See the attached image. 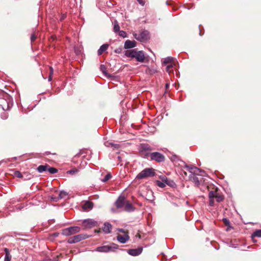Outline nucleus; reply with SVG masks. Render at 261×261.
<instances>
[{
    "mask_svg": "<svg viewBox=\"0 0 261 261\" xmlns=\"http://www.w3.org/2000/svg\"><path fill=\"white\" fill-rule=\"evenodd\" d=\"M113 30L115 33L119 32L120 31V27L117 20H115L114 21Z\"/></svg>",
    "mask_w": 261,
    "mask_h": 261,
    "instance_id": "cd10ccee",
    "label": "nucleus"
},
{
    "mask_svg": "<svg viewBox=\"0 0 261 261\" xmlns=\"http://www.w3.org/2000/svg\"><path fill=\"white\" fill-rule=\"evenodd\" d=\"M105 145L107 146H109V145H111V146H113L116 148H118L119 146L118 144H114L113 143H105Z\"/></svg>",
    "mask_w": 261,
    "mask_h": 261,
    "instance_id": "ea45409f",
    "label": "nucleus"
},
{
    "mask_svg": "<svg viewBox=\"0 0 261 261\" xmlns=\"http://www.w3.org/2000/svg\"><path fill=\"white\" fill-rule=\"evenodd\" d=\"M37 38V36H36V35L34 33V34H32L31 36V42H34L36 39Z\"/></svg>",
    "mask_w": 261,
    "mask_h": 261,
    "instance_id": "79ce46f5",
    "label": "nucleus"
},
{
    "mask_svg": "<svg viewBox=\"0 0 261 261\" xmlns=\"http://www.w3.org/2000/svg\"><path fill=\"white\" fill-rule=\"evenodd\" d=\"M160 179L162 180V181L164 182L166 184L168 185H170L169 183V180L168 179V178L165 176V175H162L160 177Z\"/></svg>",
    "mask_w": 261,
    "mask_h": 261,
    "instance_id": "c85d7f7f",
    "label": "nucleus"
},
{
    "mask_svg": "<svg viewBox=\"0 0 261 261\" xmlns=\"http://www.w3.org/2000/svg\"><path fill=\"white\" fill-rule=\"evenodd\" d=\"M88 238V236L86 234H79L69 238L67 241V242L69 244H73L77 243Z\"/></svg>",
    "mask_w": 261,
    "mask_h": 261,
    "instance_id": "39448f33",
    "label": "nucleus"
},
{
    "mask_svg": "<svg viewBox=\"0 0 261 261\" xmlns=\"http://www.w3.org/2000/svg\"><path fill=\"white\" fill-rule=\"evenodd\" d=\"M119 231L120 232H124L123 229H122V228H121V229H119Z\"/></svg>",
    "mask_w": 261,
    "mask_h": 261,
    "instance_id": "4d7b16f0",
    "label": "nucleus"
},
{
    "mask_svg": "<svg viewBox=\"0 0 261 261\" xmlns=\"http://www.w3.org/2000/svg\"><path fill=\"white\" fill-rule=\"evenodd\" d=\"M129 239V237L128 234H124V235H121L118 234L117 236V240L118 241H119L120 243L124 244Z\"/></svg>",
    "mask_w": 261,
    "mask_h": 261,
    "instance_id": "2eb2a0df",
    "label": "nucleus"
},
{
    "mask_svg": "<svg viewBox=\"0 0 261 261\" xmlns=\"http://www.w3.org/2000/svg\"><path fill=\"white\" fill-rule=\"evenodd\" d=\"M47 171H48L50 174H55L58 172V170L54 167H48Z\"/></svg>",
    "mask_w": 261,
    "mask_h": 261,
    "instance_id": "473e14b6",
    "label": "nucleus"
},
{
    "mask_svg": "<svg viewBox=\"0 0 261 261\" xmlns=\"http://www.w3.org/2000/svg\"><path fill=\"white\" fill-rule=\"evenodd\" d=\"M49 166L47 164L44 165H40L37 167V171L39 173H42L44 171H47L48 167Z\"/></svg>",
    "mask_w": 261,
    "mask_h": 261,
    "instance_id": "5701e85b",
    "label": "nucleus"
},
{
    "mask_svg": "<svg viewBox=\"0 0 261 261\" xmlns=\"http://www.w3.org/2000/svg\"><path fill=\"white\" fill-rule=\"evenodd\" d=\"M93 207V203L89 201H86L83 205L82 207L85 210H90Z\"/></svg>",
    "mask_w": 261,
    "mask_h": 261,
    "instance_id": "a211bd4d",
    "label": "nucleus"
},
{
    "mask_svg": "<svg viewBox=\"0 0 261 261\" xmlns=\"http://www.w3.org/2000/svg\"><path fill=\"white\" fill-rule=\"evenodd\" d=\"M174 58L171 57H167L164 59L163 63L165 64L172 63L174 60Z\"/></svg>",
    "mask_w": 261,
    "mask_h": 261,
    "instance_id": "bb28decb",
    "label": "nucleus"
},
{
    "mask_svg": "<svg viewBox=\"0 0 261 261\" xmlns=\"http://www.w3.org/2000/svg\"><path fill=\"white\" fill-rule=\"evenodd\" d=\"M181 174H182V175H185V176H187V172H186V171H182V173H181Z\"/></svg>",
    "mask_w": 261,
    "mask_h": 261,
    "instance_id": "864d4df0",
    "label": "nucleus"
},
{
    "mask_svg": "<svg viewBox=\"0 0 261 261\" xmlns=\"http://www.w3.org/2000/svg\"><path fill=\"white\" fill-rule=\"evenodd\" d=\"M156 185L160 188H163L166 186V184L160 180H156Z\"/></svg>",
    "mask_w": 261,
    "mask_h": 261,
    "instance_id": "f704fd0d",
    "label": "nucleus"
},
{
    "mask_svg": "<svg viewBox=\"0 0 261 261\" xmlns=\"http://www.w3.org/2000/svg\"><path fill=\"white\" fill-rule=\"evenodd\" d=\"M75 53H76L77 55H78V54H79V51H76V50H75Z\"/></svg>",
    "mask_w": 261,
    "mask_h": 261,
    "instance_id": "13d9d810",
    "label": "nucleus"
},
{
    "mask_svg": "<svg viewBox=\"0 0 261 261\" xmlns=\"http://www.w3.org/2000/svg\"><path fill=\"white\" fill-rule=\"evenodd\" d=\"M17 209L21 210L22 208H23V206L22 205V204H19L16 206Z\"/></svg>",
    "mask_w": 261,
    "mask_h": 261,
    "instance_id": "8fccbe9b",
    "label": "nucleus"
},
{
    "mask_svg": "<svg viewBox=\"0 0 261 261\" xmlns=\"http://www.w3.org/2000/svg\"><path fill=\"white\" fill-rule=\"evenodd\" d=\"M137 50L136 49L126 50L124 51V55L129 58H135Z\"/></svg>",
    "mask_w": 261,
    "mask_h": 261,
    "instance_id": "dca6fc26",
    "label": "nucleus"
},
{
    "mask_svg": "<svg viewBox=\"0 0 261 261\" xmlns=\"http://www.w3.org/2000/svg\"><path fill=\"white\" fill-rule=\"evenodd\" d=\"M143 250L142 247H139L137 249H130L127 250V253L132 256H137L140 254Z\"/></svg>",
    "mask_w": 261,
    "mask_h": 261,
    "instance_id": "9b49d317",
    "label": "nucleus"
},
{
    "mask_svg": "<svg viewBox=\"0 0 261 261\" xmlns=\"http://www.w3.org/2000/svg\"><path fill=\"white\" fill-rule=\"evenodd\" d=\"M49 75H48V81L51 82L52 81V75L54 72V69L52 67H49Z\"/></svg>",
    "mask_w": 261,
    "mask_h": 261,
    "instance_id": "72a5a7b5",
    "label": "nucleus"
},
{
    "mask_svg": "<svg viewBox=\"0 0 261 261\" xmlns=\"http://www.w3.org/2000/svg\"><path fill=\"white\" fill-rule=\"evenodd\" d=\"M137 43L135 40L131 41L127 40L125 41L124 45V48L125 49H130L136 46Z\"/></svg>",
    "mask_w": 261,
    "mask_h": 261,
    "instance_id": "ddd939ff",
    "label": "nucleus"
},
{
    "mask_svg": "<svg viewBox=\"0 0 261 261\" xmlns=\"http://www.w3.org/2000/svg\"><path fill=\"white\" fill-rule=\"evenodd\" d=\"M173 66L172 64L168 65L166 67V71L168 73L169 75L170 76H171V74H172L173 76L174 77L175 75H174V71L173 70Z\"/></svg>",
    "mask_w": 261,
    "mask_h": 261,
    "instance_id": "4be33fe9",
    "label": "nucleus"
},
{
    "mask_svg": "<svg viewBox=\"0 0 261 261\" xmlns=\"http://www.w3.org/2000/svg\"><path fill=\"white\" fill-rule=\"evenodd\" d=\"M56 261H58V260H56Z\"/></svg>",
    "mask_w": 261,
    "mask_h": 261,
    "instance_id": "680f3d73",
    "label": "nucleus"
},
{
    "mask_svg": "<svg viewBox=\"0 0 261 261\" xmlns=\"http://www.w3.org/2000/svg\"><path fill=\"white\" fill-rule=\"evenodd\" d=\"M81 227L79 226H71L62 230V234L66 236H69L80 232Z\"/></svg>",
    "mask_w": 261,
    "mask_h": 261,
    "instance_id": "20e7f679",
    "label": "nucleus"
},
{
    "mask_svg": "<svg viewBox=\"0 0 261 261\" xmlns=\"http://www.w3.org/2000/svg\"><path fill=\"white\" fill-rule=\"evenodd\" d=\"M152 150V148L149 144L145 143L141 144L139 147L140 155L143 158L150 157L151 151Z\"/></svg>",
    "mask_w": 261,
    "mask_h": 261,
    "instance_id": "f257e3e1",
    "label": "nucleus"
},
{
    "mask_svg": "<svg viewBox=\"0 0 261 261\" xmlns=\"http://www.w3.org/2000/svg\"><path fill=\"white\" fill-rule=\"evenodd\" d=\"M175 76L177 78H178L179 77V75H178V74L177 71H175Z\"/></svg>",
    "mask_w": 261,
    "mask_h": 261,
    "instance_id": "6e6d98bb",
    "label": "nucleus"
},
{
    "mask_svg": "<svg viewBox=\"0 0 261 261\" xmlns=\"http://www.w3.org/2000/svg\"><path fill=\"white\" fill-rule=\"evenodd\" d=\"M135 210V208L133 207L132 204L129 202H127L125 203L124 210L127 212H133Z\"/></svg>",
    "mask_w": 261,
    "mask_h": 261,
    "instance_id": "412c9836",
    "label": "nucleus"
},
{
    "mask_svg": "<svg viewBox=\"0 0 261 261\" xmlns=\"http://www.w3.org/2000/svg\"><path fill=\"white\" fill-rule=\"evenodd\" d=\"M170 186H173L175 185V182L173 180H169Z\"/></svg>",
    "mask_w": 261,
    "mask_h": 261,
    "instance_id": "3c124183",
    "label": "nucleus"
},
{
    "mask_svg": "<svg viewBox=\"0 0 261 261\" xmlns=\"http://www.w3.org/2000/svg\"><path fill=\"white\" fill-rule=\"evenodd\" d=\"M146 199L150 202H153L154 200V197L153 195V192L152 191L147 192Z\"/></svg>",
    "mask_w": 261,
    "mask_h": 261,
    "instance_id": "a878e982",
    "label": "nucleus"
},
{
    "mask_svg": "<svg viewBox=\"0 0 261 261\" xmlns=\"http://www.w3.org/2000/svg\"><path fill=\"white\" fill-rule=\"evenodd\" d=\"M209 205L211 206H213L214 205V198L210 199Z\"/></svg>",
    "mask_w": 261,
    "mask_h": 261,
    "instance_id": "37998d69",
    "label": "nucleus"
},
{
    "mask_svg": "<svg viewBox=\"0 0 261 261\" xmlns=\"http://www.w3.org/2000/svg\"><path fill=\"white\" fill-rule=\"evenodd\" d=\"M17 209L21 210L22 208H23V206L22 205V204H19L16 206Z\"/></svg>",
    "mask_w": 261,
    "mask_h": 261,
    "instance_id": "09e8293b",
    "label": "nucleus"
},
{
    "mask_svg": "<svg viewBox=\"0 0 261 261\" xmlns=\"http://www.w3.org/2000/svg\"><path fill=\"white\" fill-rule=\"evenodd\" d=\"M118 245L112 243L110 245H105L99 246L96 248V251L100 252H108L110 251H114L116 249H118Z\"/></svg>",
    "mask_w": 261,
    "mask_h": 261,
    "instance_id": "7ed1b4c3",
    "label": "nucleus"
},
{
    "mask_svg": "<svg viewBox=\"0 0 261 261\" xmlns=\"http://www.w3.org/2000/svg\"><path fill=\"white\" fill-rule=\"evenodd\" d=\"M112 229V225L109 222H105L103 224L102 230L105 233H110Z\"/></svg>",
    "mask_w": 261,
    "mask_h": 261,
    "instance_id": "f3484780",
    "label": "nucleus"
},
{
    "mask_svg": "<svg viewBox=\"0 0 261 261\" xmlns=\"http://www.w3.org/2000/svg\"><path fill=\"white\" fill-rule=\"evenodd\" d=\"M150 38V33L147 30H144L139 34V41L145 42Z\"/></svg>",
    "mask_w": 261,
    "mask_h": 261,
    "instance_id": "1a4fd4ad",
    "label": "nucleus"
},
{
    "mask_svg": "<svg viewBox=\"0 0 261 261\" xmlns=\"http://www.w3.org/2000/svg\"><path fill=\"white\" fill-rule=\"evenodd\" d=\"M150 159L152 161H155L157 162H163L165 161V156L160 152H154L150 154Z\"/></svg>",
    "mask_w": 261,
    "mask_h": 261,
    "instance_id": "0eeeda50",
    "label": "nucleus"
},
{
    "mask_svg": "<svg viewBox=\"0 0 261 261\" xmlns=\"http://www.w3.org/2000/svg\"><path fill=\"white\" fill-rule=\"evenodd\" d=\"M66 17V14H62L61 17H60V20L61 21H63V20H64Z\"/></svg>",
    "mask_w": 261,
    "mask_h": 261,
    "instance_id": "c03bdc74",
    "label": "nucleus"
},
{
    "mask_svg": "<svg viewBox=\"0 0 261 261\" xmlns=\"http://www.w3.org/2000/svg\"><path fill=\"white\" fill-rule=\"evenodd\" d=\"M125 198L124 196H120L115 202V205L118 208L122 207L125 203Z\"/></svg>",
    "mask_w": 261,
    "mask_h": 261,
    "instance_id": "f8f14e48",
    "label": "nucleus"
},
{
    "mask_svg": "<svg viewBox=\"0 0 261 261\" xmlns=\"http://www.w3.org/2000/svg\"><path fill=\"white\" fill-rule=\"evenodd\" d=\"M222 221L226 226L230 225V222L227 218H223Z\"/></svg>",
    "mask_w": 261,
    "mask_h": 261,
    "instance_id": "a19ab883",
    "label": "nucleus"
},
{
    "mask_svg": "<svg viewBox=\"0 0 261 261\" xmlns=\"http://www.w3.org/2000/svg\"><path fill=\"white\" fill-rule=\"evenodd\" d=\"M254 237L261 238V229H257L252 234L251 238L254 242H256L254 239Z\"/></svg>",
    "mask_w": 261,
    "mask_h": 261,
    "instance_id": "b1692460",
    "label": "nucleus"
},
{
    "mask_svg": "<svg viewBox=\"0 0 261 261\" xmlns=\"http://www.w3.org/2000/svg\"><path fill=\"white\" fill-rule=\"evenodd\" d=\"M183 164L185 165L184 168H185L187 170H188L190 174H198L201 172H204L202 171L199 168L194 166H188L185 164V162H183Z\"/></svg>",
    "mask_w": 261,
    "mask_h": 261,
    "instance_id": "6e6552de",
    "label": "nucleus"
},
{
    "mask_svg": "<svg viewBox=\"0 0 261 261\" xmlns=\"http://www.w3.org/2000/svg\"><path fill=\"white\" fill-rule=\"evenodd\" d=\"M135 59L138 62H143L145 60V56L143 51H137Z\"/></svg>",
    "mask_w": 261,
    "mask_h": 261,
    "instance_id": "4468645a",
    "label": "nucleus"
},
{
    "mask_svg": "<svg viewBox=\"0 0 261 261\" xmlns=\"http://www.w3.org/2000/svg\"><path fill=\"white\" fill-rule=\"evenodd\" d=\"M155 175L154 170L152 168H147L143 170L136 176L138 179L153 177Z\"/></svg>",
    "mask_w": 261,
    "mask_h": 261,
    "instance_id": "f03ea898",
    "label": "nucleus"
},
{
    "mask_svg": "<svg viewBox=\"0 0 261 261\" xmlns=\"http://www.w3.org/2000/svg\"><path fill=\"white\" fill-rule=\"evenodd\" d=\"M0 108H2L4 110V108L2 107V105L1 104H0Z\"/></svg>",
    "mask_w": 261,
    "mask_h": 261,
    "instance_id": "bf43d9fd",
    "label": "nucleus"
},
{
    "mask_svg": "<svg viewBox=\"0 0 261 261\" xmlns=\"http://www.w3.org/2000/svg\"><path fill=\"white\" fill-rule=\"evenodd\" d=\"M67 195V193L64 191H61L58 197H51V199H53L54 201H57L59 199L64 198Z\"/></svg>",
    "mask_w": 261,
    "mask_h": 261,
    "instance_id": "393cba45",
    "label": "nucleus"
},
{
    "mask_svg": "<svg viewBox=\"0 0 261 261\" xmlns=\"http://www.w3.org/2000/svg\"><path fill=\"white\" fill-rule=\"evenodd\" d=\"M111 177H112V175H111V173H108V174H107L105 175L104 178L102 179H101V181L102 182H106L108 180H109L110 178H111Z\"/></svg>",
    "mask_w": 261,
    "mask_h": 261,
    "instance_id": "2f4dec72",
    "label": "nucleus"
},
{
    "mask_svg": "<svg viewBox=\"0 0 261 261\" xmlns=\"http://www.w3.org/2000/svg\"><path fill=\"white\" fill-rule=\"evenodd\" d=\"M118 160H120L121 157H120V156H118Z\"/></svg>",
    "mask_w": 261,
    "mask_h": 261,
    "instance_id": "052dcab7",
    "label": "nucleus"
},
{
    "mask_svg": "<svg viewBox=\"0 0 261 261\" xmlns=\"http://www.w3.org/2000/svg\"><path fill=\"white\" fill-rule=\"evenodd\" d=\"M119 35L123 38H126L127 37L126 33L124 31H120L118 32Z\"/></svg>",
    "mask_w": 261,
    "mask_h": 261,
    "instance_id": "4c0bfd02",
    "label": "nucleus"
},
{
    "mask_svg": "<svg viewBox=\"0 0 261 261\" xmlns=\"http://www.w3.org/2000/svg\"><path fill=\"white\" fill-rule=\"evenodd\" d=\"M172 86L174 87L175 89H178L179 87V83H174L172 84Z\"/></svg>",
    "mask_w": 261,
    "mask_h": 261,
    "instance_id": "49530a36",
    "label": "nucleus"
},
{
    "mask_svg": "<svg viewBox=\"0 0 261 261\" xmlns=\"http://www.w3.org/2000/svg\"><path fill=\"white\" fill-rule=\"evenodd\" d=\"M14 175L15 177L18 178H21L22 177V175L20 172L19 171H16L14 173Z\"/></svg>",
    "mask_w": 261,
    "mask_h": 261,
    "instance_id": "58836bf2",
    "label": "nucleus"
},
{
    "mask_svg": "<svg viewBox=\"0 0 261 261\" xmlns=\"http://www.w3.org/2000/svg\"><path fill=\"white\" fill-rule=\"evenodd\" d=\"M199 35H200V36H202L203 35V34L201 33V29L200 27L199 28Z\"/></svg>",
    "mask_w": 261,
    "mask_h": 261,
    "instance_id": "5fc2aeb1",
    "label": "nucleus"
},
{
    "mask_svg": "<svg viewBox=\"0 0 261 261\" xmlns=\"http://www.w3.org/2000/svg\"><path fill=\"white\" fill-rule=\"evenodd\" d=\"M8 96V95L6 92L0 89V99H3L5 100L6 98Z\"/></svg>",
    "mask_w": 261,
    "mask_h": 261,
    "instance_id": "7c9ffc66",
    "label": "nucleus"
},
{
    "mask_svg": "<svg viewBox=\"0 0 261 261\" xmlns=\"http://www.w3.org/2000/svg\"><path fill=\"white\" fill-rule=\"evenodd\" d=\"M216 193H217L215 191H210L209 193H208L209 198L212 199V198H215L216 195Z\"/></svg>",
    "mask_w": 261,
    "mask_h": 261,
    "instance_id": "c9c22d12",
    "label": "nucleus"
},
{
    "mask_svg": "<svg viewBox=\"0 0 261 261\" xmlns=\"http://www.w3.org/2000/svg\"><path fill=\"white\" fill-rule=\"evenodd\" d=\"M197 175H199V173L198 174H190L189 175V179L191 181L194 183L195 185L197 187H199L200 184V182L202 179V177H200V178L197 176Z\"/></svg>",
    "mask_w": 261,
    "mask_h": 261,
    "instance_id": "9d476101",
    "label": "nucleus"
},
{
    "mask_svg": "<svg viewBox=\"0 0 261 261\" xmlns=\"http://www.w3.org/2000/svg\"><path fill=\"white\" fill-rule=\"evenodd\" d=\"M4 250L5 253L4 261H11L12 256L10 253L9 250L7 248H5Z\"/></svg>",
    "mask_w": 261,
    "mask_h": 261,
    "instance_id": "aec40b11",
    "label": "nucleus"
},
{
    "mask_svg": "<svg viewBox=\"0 0 261 261\" xmlns=\"http://www.w3.org/2000/svg\"><path fill=\"white\" fill-rule=\"evenodd\" d=\"M109 46V44L107 43L102 44L97 51L98 55H101L103 53L106 51L108 48Z\"/></svg>",
    "mask_w": 261,
    "mask_h": 261,
    "instance_id": "6ab92c4d",
    "label": "nucleus"
},
{
    "mask_svg": "<svg viewBox=\"0 0 261 261\" xmlns=\"http://www.w3.org/2000/svg\"><path fill=\"white\" fill-rule=\"evenodd\" d=\"M98 222L92 219H87L83 220V226L86 229H89L97 225Z\"/></svg>",
    "mask_w": 261,
    "mask_h": 261,
    "instance_id": "423d86ee",
    "label": "nucleus"
},
{
    "mask_svg": "<svg viewBox=\"0 0 261 261\" xmlns=\"http://www.w3.org/2000/svg\"><path fill=\"white\" fill-rule=\"evenodd\" d=\"M215 198H216V201L218 202H220L222 201L224 199L223 196L219 193H216V195Z\"/></svg>",
    "mask_w": 261,
    "mask_h": 261,
    "instance_id": "c756f323",
    "label": "nucleus"
},
{
    "mask_svg": "<svg viewBox=\"0 0 261 261\" xmlns=\"http://www.w3.org/2000/svg\"><path fill=\"white\" fill-rule=\"evenodd\" d=\"M122 48L121 47H119V48H116L114 51L115 53H117V54H119L120 53L121 51H122Z\"/></svg>",
    "mask_w": 261,
    "mask_h": 261,
    "instance_id": "a18cd8bd",
    "label": "nucleus"
},
{
    "mask_svg": "<svg viewBox=\"0 0 261 261\" xmlns=\"http://www.w3.org/2000/svg\"><path fill=\"white\" fill-rule=\"evenodd\" d=\"M78 171H79V170L77 169H72V170L67 171V173L69 174L74 175V174H76V173H77Z\"/></svg>",
    "mask_w": 261,
    "mask_h": 261,
    "instance_id": "e433bc0d",
    "label": "nucleus"
},
{
    "mask_svg": "<svg viewBox=\"0 0 261 261\" xmlns=\"http://www.w3.org/2000/svg\"><path fill=\"white\" fill-rule=\"evenodd\" d=\"M133 36L134 37V38L137 39V40L139 41V34H137L136 33H134L133 34Z\"/></svg>",
    "mask_w": 261,
    "mask_h": 261,
    "instance_id": "de8ad7c7",
    "label": "nucleus"
},
{
    "mask_svg": "<svg viewBox=\"0 0 261 261\" xmlns=\"http://www.w3.org/2000/svg\"><path fill=\"white\" fill-rule=\"evenodd\" d=\"M169 84L168 83H166V84L165 85V88H166V91H168V89L169 88Z\"/></svg>",
    "mask_w": 261,
    "mask_h": 261,
    "instance_id": "603ef678",
    "label": "nucleus"
}]
</instances>
